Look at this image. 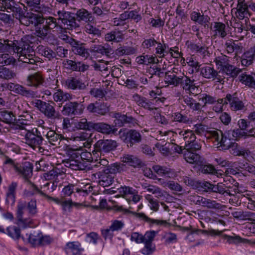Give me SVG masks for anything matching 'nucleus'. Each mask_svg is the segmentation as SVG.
I'll return each mask as SVG.
<instances>
[{
  "instance_id": "1",
  "label": "nucleus",
  "mask_w": 255,
  "mask_h": 255,
  "mask_svg": "<svg viewBox=\"0 0 255 255\" xmlns=\"http://www.w3.org/2000/svg\"><path fill=\"white\" fill-rule=\"evenodd\" d=\"M210 133L215 139V141L217 142V148L219 150H225L230 149V153L234 156L248 155V150L240 147L238 143L233 142L227 136V134H229L228 133H223L222 131L219 130L211 131Z\"/></svg>"
},
{
  "instance_id": "2",
  "label": "nucleus",
  "mask_w": 255,
  "mask_h": 255,
  "mask_svg": "<svg viewBox=\"0 0 255 255\" xmlns=\"http://www.w3.org/2000/svg\"><path fill=\"white\" fill-rule=\"evenodd\" d=\"M127 167L124 163H115L111 164L106 168L102 169L92 175L93 180L98 179L97 182L103 187H108L114 182L115 176L113 175L118 173H122L127 170Z\"/></svg>"
},
{
  "instance_id": "3",
  "label": "nucleus",
  "mask_w": 255,
  "mask_h": 255,
  "mask_svg": "<svg viewBox=\"0 0 255 255\" xmlns=\"http://www.w3.org/2000/svg\"><path fill=\"white\" fill-rule=\"evenodd\" d=\"M118 134L119 138L128 147H132L139 144L142 140V135L137 130L133 129L122 128Z\"/></svg>"
},
{
  "instance_id": "4",
  "label": "nucleus",
  "mask_w": 255,
  "mask_h": 255,
  "mask_svg": "<svg viewBox=\"0 0 255 255\" xmlns=\"http://www.w3.org/2000/svg\"><path fill=\"white\" fill-rule=\"evenodd\" d=\"M31 104L48 119H56L59 118V113L56 111L54 102L51 101L50 103L41 100H35Z\"/></svg>"
},
{
  "instance_id": "5",
  "label": "nucleus",
  "mask_w": 255,
  "mask_h": 255,
  "mask_svg": "<svg viewBox=\"0 0 255 255\" xmlns=\"http://www.w3.org/2000/svg\"><path fill=\"white\" fill-rule=\"evenodd\" d=\"M57 13V19L61 21L65 29L72 30L80 27L79 23L77 22L74 13L65 10H59Z\"/></svg>"
},
{
  "instance_id": "6",
  "label": "nucleus",
  "mask_w": 255,
  "mask_h": 255,
  "mask_svg": "<svg viewBox=\"0 0 255 255\" xmlns=\"http://www.w3.org/2000/svg\"><path fill=\"white\" fill-rule=\"evenodd\" d=\"M24 139L25 143L33 149L38 147L40 151H41V149H43L40 147L43 138L37 128H33L31 130L25 129Z\"/></svg>"
},
{
  "instance_id": "7",
  "label": "nucleus",
  "mask_w": 255,
  "mask_h": 255,
  "mask_svg": "<svg viewBox=\"0 0 255 255\" xmlns=\"http://www.w3.org/2000/svg\"><path fill=\"white\" fill-rule=\"evenodd\" d=\"M110 105L100 100L89 104L87 110L89 113L95 115L105 116L110 111Z\"/></svg>"
},
{
  "instance_id": "8",
  "label": "nucleus",
  "mask_w": 255,
  "mask_h": 255,
  "mask_svg": "<svg viewBox=\"0 0 255 255\" xmlns=\"http://www.w3.org/2000/svg\"><path fill=\"white\" fill-rule=\"evenodd\" d=\"M18 14L19 20L21 24L25 26H30V25H36L40 24L41 16L39 14L33 13L32 12H23L22 9V12Z\"/></svg>"
},
{
  "instance_id": "9",
  "label": "nucleus",
  "mask_w": 255,
  "mask_h": 255,
  "mask_svg": "<svg viewBox=\"0 0 255 255\" xmlns=\"http://www.w3.org/2000/svg\"><path fill=\"white\" fill-rule=\"evenodd\" d=\"M118 146L116 140L112 139H100L94 144L95 150L102 153H108L115 150Z\"/></svg>"
},
{
  "instance_id": "10",
  "label": "nucleus",
  "mask_w": 255,
  "mask_h": 255,
  "mask_svg": "<svg viewBox=\"0 0 255 255\" xmlns=\"http://www.w3.org/2000/svg\"><path fill=\"white\" fill-rule=\"evenodd\" d=\"M190 200L196 205H201L209 209H220L222 205L216 201L204 198L199 196H193Z\"/></svg>"
},
{
  "instance_id": "11",
  "label": "nucleus",
  "mask_w": 255,
  "mask_h": 255,
  "mask_svg": "<svg viewBox=\"0 0 255 255\" xmlns=\"http://www.w3.org/2000/svg\"><path fill=\"white\" fill-rule=\"evenodd\" d=\"M249 3L246 2L245 0H238L237 7L232 9V10H235V16L239 20L245 19L246 24L250 21L249 18L246 17V14H249L250 15L251 14L249 10Z\"/></svg>"
},
{
  "instance_id": "12",
  "label": "nucleus",
  "mask_w": 255,
  "mask_h": 255,
  "mask_svg": "<svg viewBox=\"0 0 255 255\" xmlns=\"http://www.w3.org/2000/svg\"><path fill=\"white\" fill-rule=\"evenodd\" d=\"M84 108L77 102H69L63 107L61 113L64 116H72L81 114Z\"/></svg>"
},
{
  "instance_id": "13",
  "label": "nucleus",
  "mask_w": 255,
  "mask_h": 255,
  "mask_svg": "<svg viewBox=\"0 0 255 255\" xmlns=\"http://www.w3.org/2000/svg\"><path fill=\"white\" fill-rule=\"evenodd\" d=\"M7 89L28 98H35L37 97L36 92L27 90L25 87L19 84H8Z\"/></svg>"
},
{
  "instance_id": "14",
  "label": "nucleus",
  "mask_w": 255,
  "mask_h": 255,
  "mask_svg": "<svg viewBox=\"0 0 255 255\" xmlns=\"http://www.w3.org/2000/svg\"><path fill=\"white\" fill-rule=\"evenodd\" d=\"M66 87L70 90L77 91L85 90L88 84H86L83 81L76 77H69L65 81Z\"/></svg>"
},
{
  "instance_id": "15",
  "label": "nucleus",
  "mask_w": 255,
  "mask_h": 255,
  "mask_svg": "<svg viewBox=\"0 0 255 255\" xmlns=\"http://www.w3.org/2000/svg\"><path fill=\"white\" fill-rule=\"evenodd\" d=\"M93 130L105 134H118V128L115 126L109 125L105 123H94Z\"/></svg>"
},
{
  "instance_id": "16",
  "label": "nucleus",
  "mask_w": 255,
  "mask_h": 255,
  "mask_svg": "<svg viewBox=\"0 0 255 255\" xmlns=\"http://www.w3.org/2000/svg\"><path fill=\"white\" fill-rule=\"evenodd\" d=\"M63 64L66 69L73 71L84 72L89 68V66L81 62H76L72 60H64Z\"/></svg>"
},
{
  "instance_id": "17",
  "label": "nucleus",
  "mask_w": 255,
  "mask_h": 255,
  "mask_svg": "<svg viewBox=\"0 0 255 255\" xmlns=\"http://www.w3.org/2000/svg\"><path fill=\"white\" fill-rule=\"evenodd\" d=\"M196 69L197 71H200L201 74L205 78L215 79L216 70L211 65H199L196 62L192 65Z\"/></svg>"
},
{
  "instance_id": "18",
  "label": "nucleus",
  "mask_w": 255,
  "mask_h": 255,
  "mask_svg": "<svg viewBox=\"0 0 255 255\" xmlns=\"http://www.w3.org/2000/svg\"><path fill=\"white\" fill-rule=\"evenodd\" d=\"M187 47L192 52L200 54L202 57H205L209 54L208 47L205 44H196L192 42L187 41L186 42Z\"/></svg>"
},
{
  "instance_id": "19",
  "label": "nucleus",
  "mask_w": 255,
  "mask_h": 255,
  "mask_svg": "<svg viewBox=\"0 0 255 255\" xmlns=\"http://www.w3.org/2000/svg\"><path fill=\"white\" fill-rule=\"evenodd\" d=\"M194 80L190 79L187 76H183L181 77L180 85L182 88L188 93L196 94L198 88L195 86Z\"/></svg>"
},
{
  "instance_id": "20",
  "label": "nucleus",
  "mask_w": 255,
  "mask_h": 255,
  "mask_svg": "<svg viewBox=\"0 0 255 255\" xmlns=\"http://www.w3.org/2000/svg\"><path fill=\"white\" fill-rule=\"evenodd\" d=\"M226 100H228V103L230 104V107L233 111L242 110L245 107L243 102L238 97L237 93H234L233 94H227Z\"/></svg>"
},
{
  "instance_id": "21",
  "label": "nucleus",
  "mask_w": 255,
  "mask_h": 255,
  "mask_svg": "<svg viewBox=\"0 0 255 255\" xmlns=\"http://www.w3.org/2000/svg\"><path fill=\"white\" fill-rule=\"evenodd\" d=\"M183 157L186 162L190 164H200L202 163V157L195 152L184 149L182 152Z\"/></svg>"
},
{
  "instance_id": "22",
  "label": "nucleus",
  "mask_w": 255,
  "mask_h": 255,
  "mask_svg": "<svg viewBox=\"0 0 255 255\" xmlns=\"http://www.w3.org/2000/svg\"><path fill=\"white\" fill-rule=\"evenodd\" d=\"M255 62V46L244 52L241 57V64L248 67Z\"/></svg>"
},
{
  "instance_id": "23",
  "label": "nucleus",
  "mask_w": 255,
  "mask_h": 255,
  "mask_svg": "<svg viewBox=\"0 0 255 255\" xmlns=\"http://www.w3.org/2000/svg\"><path fill=\"white\" fill-rule=\"evenodd\" d=\"M74 14L78 23L81 21L90 22L94 20L92 13L83 8L78 9Z\"/></svg>"
},
{
  "instance_id": "24",
  "label": "nucleus",
  "mask_w": 255,
  "mask_h": 255,
  "mask_svg": "<svg viewBox=\"0 0 255 255\" xmlns=\"http://www.w3.org/2000/svg\"><path fill=\"white\" fill-rule=\"evenodd\" d=\"M44 81V78L39 72H35L28 75L26 79L27 86L35 88L42 85Z\"/></svg>"
},
{
  "instance_id": "25",
  "label": "nucleus",
  "mask_w": 255,
  "mask_h": 255,
  "mask_svg": "<svg viewBox=\"0 0 255 255\" xmlns=\"http://www.w3.org/2000/svg\"><path fill=\"white\" fill-rule=\"evenodd\" d=\"M15 169L19 174L27 180L32 175L33 165L29 162H25L19 167L15 166Z\"/></svg>"
},
{
  "instance_id": "26",
  "label": "nucleus",
  "mask_w": 255,
  "mask_h": 255,
  "mask_svg": "<svg viewBox=\"0 0 255 255\" xmlns=\"http://www.w3.org/2000/svg\"><path fill=\"white\" fill-rule=\"evenodd\" d=\"M121 161L134 168L141 167L143 165L141 160L136 156L130 154H124L121 157Z\"/></svg>"
},
{
  "instance_id": "27",
  "label": "nucleus",
  "mask_w": 255,
  "mask_h": 255,
  "mask_svg": "<svg viewBox=\"0 0 255 255\" xmlns=\"http://www.w3.org/2000/svg\"><path fill=\"white\" fill-rule=\"evenodd\" d=\"M17 187V183L15 182H12L8 185L5 199L7 205L12 206L14 204L15 202V191Z\"/></svg>"
},
{
  "instance_id": "28",
  "label": "nucleus",
  "mask_w": 255,
  "mask_h": 255,
  "mask_svg": "<svg viewBox=\"0 0 255 255\" xmlns=\"http://www.w3.org/2000/svg\"><path fill=\"white\" fill-rule=\"evenodd\" d=\"M1 4L7 9L8 12H13L17 14H20L22 12V8L16 4L13 0H1Z\"/></svg>"
},
{
  "instance_id": "29",
  "label": "nucleus",
  "mask_w": 255,
  "mask_h": 255,
  "mask_svg": "<svg viewBox=\"0 0 255 255\" xmlns=\"http://www.w3.org/2000/svg\"><path fill=\"white\" fill-rule=\"evenodd\" d=\"M54 199L55 200H54L55 202L61 205L62 210L65 213L70 212L71 209L73 207L79 209L83 206L82 203L74 202H73L72 200L60 201L58 199L54 198Z\"/></svg>"
},
{
  "instance_id": "30",
  "label": "nucleus",
  "mask_w": 255,
  "mask_h": 255,
  "mask_svg": "<svg viewBox=\"0 0 255 255\" xmlns=\"http://www.w3.org/2000/svg\"><path fill=\"white\" fill-rule=\"evenodd\" d=\"M40 24H43L47 29L49 31L55 28L61 27L57 22V19L52 16H46L45 17L41 16Z\"/></svg>"
},
{
  "instance_id": "31",
  "label": "nucleus",
  "mask_w": 255,
  "mask_h": 255,
  "mask_svg": "<svg viewBox=\"0 0 255 255\" xmlns=\"http://www.w3.org/2000/svg\"><path fill=\"white\" fill-rule=\"evenodd\" d=\"M46 136L48 142L53 145H59L61 140L64 139V137L62 134L57 133L52 130H49L47 132Z\"/></svg>"
},
{
  "instance_id": "32",
  "label": "nucleus",
  "mask_w": 255,
  "mask_h": 255,
  "mask_svg": "<svg viewBox=\"0 0 255 255\" xmlns=\"http://www.w3.org/2000/svg\"><path fill=\"white\" fill-rule=\"evenodd\" d=\"M15 120V115L12 111L4 109H0V121L7 124H11L14 123Z\"/></svg>"
},
{
  "instance_id": "33",
  "label": "nucleus",
  "mask_w": 255,
  "mask_h": 255,
  "mask_svg": "<svg viewBox=\"0 0 255 255\" xmlns=\"http://www.w3.org/2000/svg\"><path fill=\"white\" fill-rule=\"evenodd\" d=\"M19 60L25 63L30 64H35L36 61L35 59V52L33 49V52L30 51H25V52H19Z\"/></svg>"
},
{
  "instance_id": "34",
  "label": "nucleus",
  "mask_w": 255,
  "mask_h": 255,
  "mask_svg": "<svg viewBox=\"0 0 255 255\" xmlns=\"http://www.w3.org/2000/svg\"><path fill=\"white\" fill-rule=\"evenodd\" d=\"M18 121L20 124L22 125H13V128L15 129L18 130H25L26 129L23 126L24 125H27L28 124V122H31L33 117L32 115L27 112H23V114L19 116Z\"/></svg>"
},
{
  "instance_id": "35",
  "label": "nucleus",
  "mask_w": 255,
  "mask_h": 255,
  "mask_svg": "<svg viewBox=\"0 0 255 255\" xmlns=\"http://www.w3.org/2000/svg\"><path fill=\"white\" fill-rule=\"evenodd\" d=\"M191 19L200 24L204 25L205 27H208V23L210 20V17L208 15L201 14L200 12L196 11L192 12Z\"/></svg>"
},
{
  "instance_id": "36",
  "label": "nucleus",
  "mask_w": 255,
  "mask_h": 255,
  "mask_svg": "<svg viewBox=\"0 0 255 255\" xmlns=\"http://www.w3.org/2000/svg\"><path fill=\"white\" fill-rule=\"evenodd\" d=\"M65 156L67 158L63 161L82 160V159L81 153L79 150L72 148L69 146H67L66 147Z\"/></svg>"
},
{
  "instance_id": "37",
  "label": "nucleus",
  "mask_w": 255,
  "mask_h": 255,
  "mask_svg": "<svg viewBox=\"0 0 255 255\" xmlns=\"http://www.w3.org/2000/svg\"><path fill=\"white\" fill-rule=\"evenodd\" d=\"M94 122H88L86 118L80 119L74 123V127L77 129L93 130Z\"/></svg>"
},
{
  "instance_id": "38",
  "label": "nucleus",
  "mask_w": 255,
  "mask_h": 255,
  "mask_svg": "<svg viewBox=\"0 0 255 255\" xmlns=\"http://www.w3.org/2000/svg\"><path fill=\"white\" fill-rule=\"evenodd\" d=\"M105 39L108 42H120L124 39V35L120 31L114 30L107 33Z\"/></svg>"
},
{
  "instance_id": "39",
  "label": "nucleus",
  "mask_w": 255,
  "mask_h": 255,
  "mask_svg": "<svg viewBox=\"0 0 255 255\" xmlns=\"http://www.w3.org/2000/svg\"><path fill=\"white\" fill-rule=\"evenodd\" d=\"M164 78L165 82L169 85L177 87L181 83V77H177L174 71H168L165 72Z\"/></svg>"
},
{
  "instance_id": "40",
  "label": "nucleus",
  "mask_w": 255,
  "mask_h": 255,
  "mask_svg": "<svg viewBox=\"0 0 255 255\" xmlns=\"http://www.w3.org/2000/svg\"><path fill=\"white\" fill-rule=\"evenodd\" d=\"M226 49L228 53L232 54L235 53V56L238 55L239 52L242 50V47L240 44L236 43L232 40H228L225 43Z\"/></svg>"
},
{
  "instance_id": "41",
  "label": "nucleus",
  "mask_w": 255,
  "mask_h": 255,
  "mask_svg": "<svg viewBox=\"0 0 255 255\" xmlns=\"http://www.w3.org/2000/svg\"><path fill=\"white\" fill-rule=\"evenodd\" d=\"M90 50L92 52L101 54L107 57H110L113 53L111 48H106L102 45H93L90 47Z\"/></svg>"
},
{
  "instance_id": "42",
  "label": "nucleus",
  "mask_w": 255,
  "mask_h": 255,
  "mask_svg": "<svg viewBox=\"0 0 255 255\" xmlns=\"http://www.w3.org/2000/svg\"><path fill=\"white\" fill-rule=\"evenodd\" d=\"M82 160H70L69 161H63V163L66 167L70 168L71 169L75 170H81L85 169L84 165L82 162Z\"/></svg>"
},
{
  "instance_id": "43",
  "label": "nucleus",
  "mask_w": 255,
  "mask_h": 255,
  "mask_svg": "<svg viewBox=\"0 0 255 255\" xmlns=\"http://www.w3.org/2000/svg\"><path fill=\"white\" fill-rule=\"evenodd\" d=\"M136 62L139 64L148 65L149 64L157 63L158 60L155 56L149 55H143L136 58Z\"/></svg>"
},
{
  "instance_id": "44",
  "label": "nucleus",
  "mask_w": 255,
  "mask_h": 255,
  "mask_svg": "<svg viewBox=\"0 0 255 255\" xmlns=\"http://www.w3.org/2000/svg\"><path fill=\"white\" fill-rule=\"evenodd\" d=\"M223 68L225 70L228 79L230 78H236L242 72L241 69L231 64L226 66Z\"/></svg>"
},
{
  "instance_id": "45",
  "label": "nucleus",
  "mask_w": 255,
  "mask_h": 255,
  "mask_svg": "<svg viewBox=\"0 0 255 255\" xmlns=\"http://www.w3.org/2000/svg\"><path fill=\"white\" fill-rule=\"evenodd\" d=\"M239 80L249 88L255 89V79L252 76L242 73L239 77Z\"/></svg>"
},
{
  "instance_id": "46",
  "label": "nucleus",
  "mask_w": 255,
  "mask_h": 255,
  "mask_svg": "<svg viewBox=\"0 0 255 255\" xmlns=\"http://www.w3.org/2000/svg\"><path fill=\"white\" fill-rule=\"evenodd\" d=\"M53 100L55 102H64L72 99L71 95L68 93L64 92L61 90H58L53 95Z\"/></svg>"
},
{
  "instance_id": "47",
  "label": "nucleus",
  "mask_w": 255,
  "mask_h": 255,
  "mask_svg": "<svg viewBox=\"0 0 255 255\" xmlns=\"http://www.w3.org/2000/svg\"><path fill=\"white\" fill-rule=\"evenodd\" d=\"M64 250L67 253L72 252L73 255H78L83 250L80 248V244L75 242L67 243Z\"/></svg>"
},
{
  "instance_id": "48",
  "label": "nucleus",
  "mask_w": 255,
  "mask_h": 255,
  "mask_svg": "<svg viewBox=\"0 0 255 255\" xmlns=\"http://www.w3.org/2000/svg\"><path fill=\"white\" fill-rule=\"evenodd\" d=\"M200 166L199 170L203 173L205 174H217V171L215 169V167L211 164H207L202 158V163L198 164Z\"/></svg>"
},
{
  "instance_id": "49",
  "label": "nucleus",
  "mask_w": 255,
  "mask_h": 255,
  "mask_svg": "<svg viewBox=\"0 0 255 255\" xmlns=\"http://www.w3.org/2000/svg\"><path fill=\"white\" fill-rule=\"evenodd\" d=\"M232 188L230 186H227L226 184L222 183H218V193L223 195L226 194L229 196H234L237 193V188L235 187L234 190H230V189Z\"/></svg>"
},
{
  "instance_id": "50",
  "label": "nucleus",
  "mask_w": 255,
  "mask_h": 255,
  "mask_svg": "<svg viewBox=\"0 0 255 255\" xmlns=\"http://www.w3.org/2000/svg\"><path fill=\"white\" fill-rule=\"evenodd\" d=\"M126 115L121 113L114 112L112 113L111 116L115 119L114 123L116 126L122 127L126 124Z\"/></svg>"
},
{
  "instance_id": "51",
  "label": "nucleus",
  "mask_w": 255,
  "mask_h": 255,
  "mask_svg": "<svg viewBox=\"0 0 255 255\" xmlns=\"http://www.w3.org/2000/svg\"><path fill=\"white\" fill-rule=\"evenodd\" d=\"M179 135L182 137L185 141V144L194 141L196 139L193 130H188L184 131H180L179 132Z\"/></svg>"
},
{
  "instance_id": "52",
  "label": "nucleus",
  "mask_w": 255,
  "mask_h": 255,
  "mask_svg": "<svg viewBox=\"0 0 255 255\" xmlns=\"http://www.w3.org/2000/svg\"><path fill=\"white\" fill-rule=\"evenodd\" d=\"M3 41L5 42L4 52H9L10 54L11 52L16 53L18 46L17 41H12L3 39Z\"/></svg>"
},
{
  "instance_id": "53",
  "label": "nucleus",
  "mask_w": 255,
  "mask_h": 255,
  "mask_svg": "<svg viewBox=\"0 0 255 255\" xmlns=\"http://www.w3.org/2000/svg\"><path fill=\"white\" fill-rule=\"evenodd\" d=\"M200 186L206 192H214L218 193V183L213 184L207 181H204L199 183Z\"/></svg>"
},
{
  "instance_id": "54",
  "label": "nucleus",
  "mask_w": 255,
  "mask_h": 255,
  "mask_svg": "<svg viewBox=\"0 0 255 255\" xmlns=\"http://www.w3.org/2000/svg\"><path fill=\"white\" fill-rule=\"evenodd\" d=\"M194 131L196 133L199 135H202L205 132H207L208 134H209L208 136H207V138H213L215 140V139L212 137V136L211 135L210 132L211 131H213V130L211 131H208V128L206 126L202 125L201 124H196L194 125ZM219 130H218L217 131H219Z\"/></svg>"
},
{
  "instance_id": "55",
  "label": "nucleus",
  "mask_w": 255,
  "mask_h": 255,
  "mask_svg": "<svg viewBox=\"0 0 255 255\" xmlns=\"http://www.w3.org/2000/svg\"><path fill=\"white\" fill-rule=\"evenodd\" d=\"M184 104L189 107L193 110H199L201 108V105L199 103H196L192 98L188 96L183 97Z\"/></svg>"
},
{
  "instance_id": "56",
  "label": "nucleus",
  "mask_w": 255,
  "mask_h": 255,
  "mask_svg": "<svg viewBox=\"0 0 255 255\" xmlns=\"http://www.w3.org/2000/svg\"><path fill=\"white\" fill-rule=\"evenodd\" d=\"M35 30L34 34L38 37L44 39L48 34V30L43 24H37L34 26Z\"/></svg>"
},
{
  "instance_id": "57",
  "label": "nucleus",
  "mask_w": 255,
  "mask_h": 255,
  "mask_svg": "<svg viewBox=\"0 0 255 255\" xmlns=\"http://www.w3.org/2000/svg\"><path fill=\"white\" fill-rule=\"evenodd\" d=\"M15 76V74L13 71L2 66H0V78L9 80Z\"/></svg>"
},
{
  "instance_id": "58",
  "label": "nucleus",
  "mask_w": 255,
  "mask_h": 255,
  "mask_svg": "<svg viewBox=\"0 0 255 255\" xmlns=\"http://www.w3.org/2000/svg\"><path fill=\"white\" fill-rule=\"evenodd\" d=\"M214 28L216 34L218 33L222 38H224L227 35L225 24L220 22H214Z\"/></svg>"
},
{
  "instance_id": "59",
  "label": "nucleus",
  "mask_w": 255,
  "mask_h": 255,
  "mask_svg": "<svg viewBox=\"0 0 255 255\" xmlns=\"http://www.w3.org/2000/svg\"><path fill=\"white\" fill-rule=\"evenodd\" d=\"M75 191L79 193L80 188L76 187L74 184H69L64 186L62 190V193L65 197L70 196Z\"/></svg>"
},
{
  "instance_id": "60",
  "label": "nucleus",
  "mask_w": 255,
  "mask_h": 255,
  "mask_svg": "<svg viewBox=\"0 0 255 255\" xmlns=\"http://www.w3.org/2000/svg\"><path fill=\"white\" fill-rule=\"evenodd\" d=\"M27 182L31 186V190L32 191V192H33V196L36 194H39L42 196L45 197L48 199L51 200H55L54 198L49 196L48 195L44 193L43 191L41 190V189L38 188L36 185L31 182L30 181L27 180Z\"/></svg>"
},
{
  "instance_id": "61",
  "label": "nucleus",
  "mask_w": 255,
  "mask_h": 255,
  "mask_svg": "<svg viewBox=\"0 0 255 255\" xmlns=\"http://www.w3.org/2000/svg\"><path fill=\"white\" fill-rule=\"evenodd\" d=\"M214 62L219 67H224L230 64L228 57L226 55L223 54H221L216 57L214 60Z\"/></svg>"
},
{
  "instance_id": "62",
  "label": "nucleus",
  "mask_w": 255,
  "mask_h": 255,
  "mask_svg": "<svg viewBox=\"0 0 255 255\" xmlns=\"http://www.w3.org/2000/svg\"><path fill=\"white\" fill-rule=\"evenodd\" d=\"M72 51L75 54L84 57H87L89 55L88 49L85 47L84 44L82 43L77 46L76 48H74Z\"/></svg>"
},
{
  "instance_id": "63",
  "label": "nucleus",
  "mask_w": 255,
  "mask_h": 255,
  "mask_svg": "<svg viewBox=\"0 0 255 255\" xmlns=\"http://www.w3.org/2000/svg\"><path fill=\"white\" fill-rule=\"evenodd\" d=\"M40 53L42 55L48 58L49 60H51L54 58H55V54L54 51L48 47L41 46L39 49Z\"/></svg>"
},
{
  "instance_id": "64",
  "label": "nucleus",
  "mask_w": 255,
  "mask_h": 255,
  "mask_svg": "<svg viewBox=\"0 0 255 255\" xmlns=\"http://www.w3.org/2000/svg\"><path fill=\"white\" fill-rule=\"evenodd\" d=\"M7 234L12 238L18 239L20 237V229L15 226L9 227L7 228Z\"/></svg>"
}]
</instances>
